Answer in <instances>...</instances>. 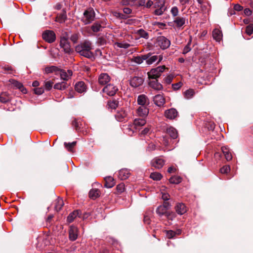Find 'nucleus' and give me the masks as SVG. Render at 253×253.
Segmentation results:
<instances>
[{
  "instance_id": "24",
  "label": "nucleus",
  "mask_w": 253,
  "mask_h": 253,
  "mask_svg": "<svg viewBox=\"0 0 253 253\" xmlns=\"http://www.w3.org/2000/svg\"><path fill=\"white\" fill-rule=\"evenodd\" d=\"M81 214V211L80 210H75L71 212L67 218V221L68 223H71L73 221L74 219L77 216H80Z\"/></svg>"
},
{
  "instance_id": "41",
  "label": "nucleus",
  "mask_w": 253,
  "mask_h": 253,
  "mask_svg": "<svg viewBox=\"0 0 253 253\" xmlns=\"http://www.w3.org/2000/svg\"><path fill=\"white\" fill-rule=\"evenodd\" d=\"M113 15L116 17L119 18L120 19H126L128 18V16L126 14L122 13L120 12L115 11L113 13Z\"/></svg>"
},
{
  "instance_id": "53",
  "label": "nucleus",
  "mask_w": 253,
  "mask_h": 253,
  "mask_svg": "<svg viewBox=\"0 0 253 253\" xmlns=\"http://www.w3.org/2000/svg\"><path fill=\"white\" fill-rule=\"evenodd\" d=\"M170 12L172 16L175 17L178 15V9L176 6H173L171 8Z\"/></svg>"
},
{
  "instance_id": "58",
  "label": "nucleus",
  "mask_w": 253,
  "mask_h": 253,
  "mask_svg": "<svg viewBox=\"0 0 253 253\" xmlns=\"http://www.w3.org/2000/svg\"><path fill=\"white\" fill-rule=\"evenodd\" d=\"M182 84L181 82H178L172 84V87L173 90H176L179 89L182 86Z\"/></svg>"
},
{
  "instance_id": "38",
  "label": "nucleus",
  "mask_w": 253,
  "mask_h": 253,
  "mask_svg": "<svg viewBox=\"0 0 253 253\" xmlns=\"http://www.w3.org/2000/svg\"><path fill=\"white\" fill-rule=\"evenodd\" d=\"M99 196V191L96 189H92L89 192V196L92 199H95Z\"/></svg>"
},
{
  "instance_id": "11",
  "label": "nucleus",
  "mask_w": 253,
  "mask_h": 253,
  "mask_svg": "<svg viewBox=\"0 0 253 253\" xmlns=\"http://www.w3.org/2000/svg\"><path fill=\"white\" fill-rule=\"evenodd\" d=\"M148 84L149 86L156 90H161L163 88L162 84L159 83L158 80L151 79L148 80Z\"/></svg>"
},
{
  "instance_id": "56",
  "label": "nucleus",
  "mask_w": 253,
  "mask_h": 253,
  "mask_svg": "<svg viewBox=\"0 0 253 253\" xmlns=\"http://www.w3.org/2000/svg\"><path fill=\"white\" fill-rule=\"evenodd\" d=\"M2 68L4 70V73H10L11 71L12 70L11 67L8 65L2 66Z\"/></svg>"
},
{
  "instance_id": "22",
  "label": "nucleus",
  "mask_w": 253,
  "mask_h": 253,
  "mask_svg": "<svg viewBox=\"0 0 253 253\" xmlns=\"http://www.w3.org/2000/svg\"><path fill=\"white\" fill-rule=\"evenodd\" d=\"M146 56H148L147 58L145 59L147 65H150L155 62L158 59V56L156 55H152V53L149 52L145 54Z\"/></svg>"
},
{
  "instance_id": "62",
  "label": "nucleus",
  "mask_w": 253,
  "mask_h": 253,
  "mask_svg": "<svg viewBox=\"0 0 253 253\" xmlns=\"http://www.w3.org/2000/svg\"><path fill=\"white\" fill-rule=\"evenodd\" d=\"M123 12L124 14L126 15V14H130L132 12V10L129 7H125L123 9Z\"/></svg>"
},
{
  "instance_id": "23",
  "label": "nucleus",
  "mask_w": 253,
  "mask_h": 253,
  "mask_svg": "<svg viewBox=\"0 0 253 253\" xmlns=\"http://www.w3.org/2000/svg\"><path fill=\"white\" fill-rule=\"evenodd\" d=\"M147 75L149 80H158V79L161 76L155 68L152 69L149 72H148Z\"/></svg>"
},
{
  "instance_id": "50",
  "label": "nucleus",
  "mask_w": 253,
  "mask_h": 253,
  "mask_svg": "<svg viewBox=\"0 0 253 253\" xmlns=\"http://www.w3.org/2000/svg\"><path fill=\"white\" fill-rule=\"evenodd\" d=\"M79 123H80V122L77 119H74L72 121V126H73V127H74V128L77 130H79L80 128V124Z\"/></svg>"
},
{
  "instance_id": "25",
  "label": "nucleus",
  "mask_w": 253,
  "mask_h": 253,
  "mask_svg": "<svg viewBox=\"0 0 253 253\" xmlns=\"http://www.w3.org/2000/svg\"><path fill=\"white\" fill-rule=\"evenodd\" d=\"M146 123V121L144 119H135L134 120L132 127L133 126L135 129H138V127L144 126Z\"/></svg>"
},
{
  "instance_id": "51",
  "label": "nucleus",
  "mask_w": 253,
  "mask_h": 253,
  "mask_svg": "<svg viewBox=\"0 0 253 253\" xmlns=\"http://www.w3.org/2000/svg\"><path fill=\"white\" fill-rule=\"evenodd\" d=\"M58 17L61 22L65 21L67 19L66 11H64L58 15Z\"/></svg>"
},
{
  "instance_id": "17",
  "label": "nucleus",
  "mask_w": 253,
  "mask_h": 253,
  "mask_svg": "<svg viewBox=\"0 0 253 253\" xmlns=\"http://www.w3.org/2000/svg\"><path fill=\"white\" fill-rule=\"evenodd\" d=\"M86 85L83 81L77 83L75 85V89L80 93H84L86 91Z\"/></svg>"
},
{
  "instance_id": "16",
  "label": "nucleus",
  "mask_w": 253,
  "mask_h": 253,
  "mask_svg": "<svg viewBox=\"0 0 253 253\" xmlns=\"http://www.w3.org/2000/svg\"><path fill=\"white\" fill-rule=\"evenodd\" d=\"M153 101L156 106L162 107L165 103V99L162 94H159L154 96Z\"/></svg>"
},
{
  "instance_id": "45",
  "label": "nucleus",
  "mask_w": 253,
  "mask_h": 253,
  "mask_svg": "<svg viewBox=\"0 0 253 253\" xmlns=\"http://www.w3.org/2000/svg\"><path fill=\"white\" fill-rule=\"evenodd\" d=\"M119 104V102L117 100H114L112 101L108 102L109 107L112 109H115L117 108Z\"/></svg>"
},
{
  "instance_id": "43",
  "label": "nucleus",
  "mask_w": 253,
  "mask_h": 253,
  "mask_svg": "<svg viewBox=\"0 0 253 253\" xmlns=\"http://www.w3.org/2000/svg\"><path fill=\"white\" fill-rule=\"evenodd\" d=\"M138 34L141 38H144L145 39H148L149 38L148 33L142 29H139L138 31Z\"/></svg>"
},
{
  "instance_id": "9",
  "label": "nucleus",
  "mask_w": 253,
  "mask_h": 253,
  "mask_svg": "<svg viewBox=\"0 0 253 253\" xmlns=\"http://www.w3.org/2000/svg\"><path fill=\"white\" fill-rule=\"evenodd\" d=\"M111 77L107 73H101L98 78V83L101 85H106L109 84Z\"/></svg>"
},
{
  "instance_id": "36",
  "label": "nucleus",
  "mask_w": 253,
  "mask_h": 253,
  "mask_svg": "<svg viewBox=\"0 0 253 253\" xmlns=\"http://www.w3.org/2000/svg\"><path fill=\"white\" fill-rule=\"evenodd\" d=\"M168 211L167 210H166L164 206L162 205L159 206L156 210V213L158 214L159 216H162L163 215H165L167 214Z\"/></svg>"
},
{
  "instance_id": "47",
  "label": "nucleus",
  "mask_w": 253,
  "mask_h": 253,
  "mask_svg": "<svg viewBox=\"0 0 253 253\" xmlns=\"http://www.w3.org/2000/svg\"><path fill=\"white\" fill-rule=\"evenodd\" d=\"M191 42H189L184 47L182 51V53L183 54H186L188 52H189L191 50V48L190 47Z\"/></svg>"
},
{
  "instance_id": "14",
  "label": "nucleus",
  "mask_w": 253,
  "mask_h": 253,
  "mask_svg": "<svg viewBox=\"0 0 253 253\" xmlns=\"http://www.w3.org/2000/svg\"><path fill=\"white\" fill-rule=\"evenodd\" d=\"M165 115L168 119L170 120L174 119L178 116V112L174 108H170L165 111Z\"/></svg>"
},
{
  "instance_id": "28",
  "label": "nucleus",
  "mask_w": 253,
  "mask_h": 253,
  "mask_svg": "<svg viewBox=\"0 0 253 253\" xmlns=\"http://www.w3.org/2000/svg\"><path fill=\"white\" fill-rule=\"evenodd\" d=\"M212 37L217 42H220L222 37V32L219 29H215L212 32Z\"/></svg>"
},
{
  "instance_id": "31",
  "label": "nucleus",
  "mask_w": 253,
  "mask_h": 253,
  "mask_svg": "<svg viewBox=\"0 0 253 253\" xmlns=\"http://www.w3.org/2000/svg\"><path fill=\"white\" fill-rule=\"evenodd\" d=\"M105 183L104 184V187L107 188H111L113 187L115 185L114 179L111 176H108L105 178Z\"/></svg>"
},
{
  "instance_id": "42",
  "label": "nucleus",
  "mask_w": 253,
  "mask_h": 253,
  "mask_svg": "<svg viewBox=\"0 0 253 253\" xmlns=\"http://www.w3.org/2000/svg\"><path fill=\"white\" fill-rule=\"evenodd\" d=\"M162 177V175L159 172H153L150 175V178L154 180H159Z\"/></svg>"
},
{
  "instance_id": "8",
  "label": "nucleus",
  "mask_w": 253,
  "mask_h": 253,
  "mask_svg": "<svg viewBox=\"0 0 253 253\" xmlns=\"http://www.w3.org/2000/svg\"><path fill=\"white\" fill-rule=\"evenodd\" d=\"M79 230L78 228L74 226L71 225L69 229V239L71 241H75L78 237Z\"/></svg>"
},
{
  "instance_id": "10",
  "label": "nucleus",
  "mask_w": 253,
  "mask_h": 253,
  "mask_svg": "<svg viewBox=\"0 0 253 253\" xmlns=\"http://www.w3.org/2000/svg\"><path fill=\"white\" fill-rule=\"evenodd\" d=\"M165 161L161 157H157L154 158L151 162L153 167L156 169H160L165 165Z\"/></svg>"
},
{
  "instance_id": "4",
  "label": "nucleus",
  "mask_w": 253,
  "mask_h": 253,
  "mask_svg": "<svg viewBox=\"0 0 253 253\" xmlns=\"http://www.w3.org/2000/svg\"><path fill=\"white\" fill-rule=\"evenodd\" d=\"M157 46L164 50L169 48L170 45V41L164 36H159L156 39Z\"/></svg>"
},
{
  "instance_id": "26",
  "label": "nucleus",
  "mask_w": 253,
  "mask_h": 253,
  "mask_svg": "<svg viewBox=\"0 0 253 253\" xmlns=\"http://www.w3.org/2000/svg\"><path fill=\"white\" fill-rule=\"evenodd\" d=\"M195 94V91L193 89L189 88L183 92V95L185 99H192Z\"/></svg>"
},
{
  "instance_id": "3",
  "label": "nucleus",
  "mask_w": 253,
  "mask_h": 253,
  "mask_svg": "<svg viewBox=\"0 0 253 253\" xmlns=\"http://www.w3.org/2000/svg\"><path fill=\"white\" fill-rule=\"evenodd\" d=\"M66 35H63L61 37L60 41V46L63 49L64 52L66 53L71 54L73 52V49L71 48L70 43L69 42V36L65 33Z\"/></svg>"
},
{
  "instance_id": "7",
  "label": "nucleus",
  "mask_w": 253,
  "mask_h": 253,
  "mask_svg": "<svg viewBox=\"0 0 253 253\" xmlns=\"http://www.w3.org/2000/svg\"><path fill=\"white\" fill-rule=\"evenodd\" d=\"M144 81L142 77L134 76L129 80V84L132 87L137 88L143 84Z\"/></svg>"
},
{
  "instance_id": "13",
  "label": "nucleus",
  "mask_w": 253,
  "mask_h": 253,
  "mask_svg": "<svg viewBox=\"0 0 253 253\" xmlns=\"http://www.w3.org/2000/svg\"><path fill=\"white\" fill-rule=\"evenodd\" d=\"M137 102L140 106H148L149 100L146 95L142 94L138 96Z\"/></svg>"
},
{
  "instance_id": "2",
  "label": "nucleus",
  "mask_w": 253,
  "mask_h": 253,
  "mask_svg": "<svg viewBox=\"0 0 253 253\" xmlns=\"http://www.w3.org/2000/svg\"><path fill=\"white\" fill-rule=\"evenodd\" d=\"M95 13L92 8H89L85 10L83 13L82 21L84 25L92 23L95 19Z\"/></svg>"
},
{
  "instance_id": "32",
  "label": "nucleus",
  "mask_w": 253,
  "mask_h": 253,
  "mask_svg": "<svg viewBox=\"0 0 253 253\" xmlns=\"http://www.w3.org/2000/svg\"><path fill=\"white\" fill-rule=\"evenodd\" d=\"M68 84L64 81L57 83L54 85V88L59 90H64L68 86Z\"/></svg>"
},
{
  "instance_id": "44",
  "label": "nucleus",
  "mask_w": 253,
  "mask_h": 253,
  "mask_svg": "<svg viewBox=\"0 0 253 253\" xmlns=\"http://www.w3.org/2000/svg\"><path fill=\"white\" fill-rule=\"evenodd\" d=\"M176 213L173 211L168 212L166 215V217L169 220L172 221L176 217Z\"/></svg>"
},
{
  "instance_id": "1",
  "label": "nucleus",
  "mask_w": 253,
  "mask_h": 253,
  "mask_svg": "<svg viewBox=\"0 0 253 253\" xmlns=\"http://www.w3.org/2000/svg\"><path fill=\"white\" fill-rule=\"evenodd\" d=\"M93 49L92 42L88 40L81 42L75 47V51L80 55L89 59H94V54L91 51Z\"/></svg>"
},
{
  "instance_id": "49",
  "label": "nucleus",
  "mask_w": 253,
  "mask_h": 253,
  "mask_svg": "<svg viewBox=\"0 0 253 253\" xmlns=\"http://www.w3.org/2000/svg\"><path fill=\"white\" fill-rule=\"evenodd\" d=\"M246 32L248 35H251L253 32V24H250L246 27Z\"/></svg>"
},
{
  "instance_id": "39",
  "label": "nucleus",
  "mask_w": 253,
  "mask_h": 253,
  "mask_svg": "<svg viewBox=\"0 0 253 253\" xmlns=\"http://www.w3.org/2000/svg\"><path fill=\"white\" fill-rule=\"evenodd\" d=\"M169 181L170 183L177 184L181 182V178L178 176H172L169 178Z\"/></svg>"
},
{
  "instance_id": "21",
  "label": "nucleus",
  "mask_w": 253,
  "mask_h": 253,
  "mask_svg": "<svg viewBox=\"0 0 253 253\" xmlns=\"http://www.w3.org/2000/svg\"><path fill=\"white\" fill-rule=\"evenodd\" d=\"M127 113L123 110L118 111L115 115L116 120L119 122H124L126 120Z\"/></svg>"
},
{
  "instance_id": "5",
  "label": "nucleus",
  "mask_w": 253,
  "mask_h": 253,
  "mask_svg": "<svg viewBox=\"0 0 253 253\" xmlns=\"http://www.w3.org/2000/svg\"><path fill=\"white\" fill-rule=\"evenodd\" d=\"M118 90V87L114 84H108L102 89L100 93H104L109 96H114L117 91Z\"/></svg>"
},
{
  "instance_id": "34",
  "label": "nucleus",
  "mask_w": 253,
  "mask_h": 253,
  "mask_svg": "<svg viewBox=\"0 0 253 253\" xmlns=\"http://www.w3.org/2000/svg\"><path fill=\"white\" fill-rule=\"evenodd\" d=\"M148 56H146L145 54L141 55L140 56H137L133 57V62L135 63L140 64L147 58Z\"/></svg>"
},
{
  "instance_id": "35",
  "label": "nucleus",
  "mask_w": 253,
  "mask_h": 253,
  "mask_svg": "<svg viewBox=\"0 0 253 253\" xmlns=\"http://www.w3.org/2000/svg\"><path fill=\"white\" fill-rule=\"evenodd\" d=\"M77 144V141H73L71 143L69 142H64V145L66 149L68 150V151L70 152H74V148L76 146Z\"/></svg>"
},
{
  "instance_id": "37",
  "label": "nucleus",
  "mask_w": 253,
  "mask_h": 253,
  "mask_svg": "<svg viewBox=\"0 0 253 253\" xmlns=\"http://www.w3.org/2000/svg\"><path fill=\"white\" fill-rule=\"evenodd\" d=\"M63 205L64 202L63 199L61 198H58L56 200L55 205L54 206L55 210L57 211H59Z\"/></svg>"
},
{
  "instance_id": "52",
  "label": "nucleus",
  "mask_w": 253,
  "mask_h": 253,
  "mask_svg": "<svg viewBox=\"0 0 253 253\" xmlns=\"http://www.w3.org/2000/svg\"><path fill=\"white\" fill-rule=\"evenodd\" d=\"M230 170L229 166H225L221 168L220 169V172L222 173H227Z\"/></svg>"
},
{
  "instance_id": "48",
  "label": "nucleus",
  "mask_w": 253,
  "mask_h": 253,
  "mask_svg": "<svg viewBox=\"0 0 253 253\" xmlns=\"http://www.w3.org/2000/svg\"><path fill=\"white\" fill-rule=\"evenodd\" d=\"M166 234L169 239H172L175 236L174 231L171 230L166 231Z\"/></svg>"
},
{
  "instance_id": "59",
  "label": "nucleus",
  "mask_w": 253,
  "mask_h": 253,
  "mask_svg": "<svg viewBox=\"0 0 253 253\" xmlns=\"http://www.w3.org/2000/svg\"><path fill=\"white\" fill-rule=\"evenodd\" d=\"M52 85H53V83L52 82H50V81L46 82L45 83V88L47 90L49 91L51 89V88L52 87Z\"/></svg>"
},
{
  "instance_id": "29",
  "label": "nucleus",
  "mask_w": 253,
  "mask_h": 253,
  "mask_svg": "<svg viewBox=\"0 0 253 253\" xmlns=\"http://www.w3.org/2000/svg\"><path fill=\"white\" fill-rule=\"evenodd\" d=\"M103 28V27L102 26L101 23L99 21L94 22L90 27L91 30L94 33H97L101 31Z\"/></svg>"
},
{
  "instance_id": "46",
  "label": "nucleus",
  "mask_w": 253,
  "mask_h": 253,
  "mask_svg": "<svg viewBox=\"0 0 253 253\" xmlns=\"http://www.w3.org/2000/svg\"><path fill=\"white\" fill-rule=\"evenodd\" d=\"M116 44L118 47L124 49L128 48L130 46V44L126 42H116Z\"/></svg>"
},
{
  "instance_id": "54",
  "label": "nucleus",
  "mask_w": 253,
  "mask_h": 253,
  "mask_svg": "<svg viewBox=\"0 0 253 253\" xmlns=\"http://www.w3.org/2000/svg\"><path fill=\"white\" fill-rule=\"evenodd\" d=\"M35 94L41 95L44 92V89L42 87H38L34 89Z\"/></svg>"
},
{
  "instance_id": "57",
  "label": "nucleus",
  "mask_w": 253,
  "mask_h": 253,
  "mask_svg": "<svg viewBox=\"0 0 253 253\" xmlns=\"http://www.w3.org/2000/svg\"><path fill=\"white\" fill-rule=\"evenodd\" d=\"M61 78L63 80H64V82L68 80V79L69 78L67 75V73L65 71H63L61 72Z\"/></svg>"
},
{
  "instance_id": "64",
  "label": "nucleus",
  "mask_w": 253,
  "mask_h": 253,
  "mask_svg": "<svg viewBox=\"0 0 253 253\" xmlns=\"http://www.w3.org/2000/svg\"><path fill=\"white\" fill-rule=\"evenodd\" d=\"M162 206H164V208L167 210L170 207V204L169 202H168V201H164L163 204L162 205Z\"/></svg>"
},
{
  "instance_id": "15",
  "label": "nucleus",
  "mask_w": 253,
  "mask_h": 253,
  "mask_svg": "<svg viewBox=\"0 0 253 253\" xmlns=\"http://www.w3.org/2000/svg\"><path fill=\"white\" fill-rule=\"evenodd\" d=\"M173 23L178 29H182L183 28V26L186 23V18L179 16L176 17L174 19Z\"/></svg>"
},
{
  "instance_id": "63",
  "label": "nucleus",
  "mask_w": 253,
  "mask_h": 253,
  "mask_svg": "<svg viewBox=\"0 0 253 253\" xmlns=\"http://www.w3.org/2000/svg\"><path fill=\"white\" fill-rule=\"evenodd\" d=\"M144 222L146 224H150V216L147 214H145L144 217Z\"/></svg>"
},
{
  "instance_id": "55",
  "label": "nucleus",
  "mask_w": 253,
  "mask_h": 253,
  "mask_svg": "<svg viewBox=\"0 0 253 253\" xmlns=\"http://www.w3.org/2000/svg\"><path fill=\"white\" fill-rule=\"evenodd\" d=\"M117 190L120 193H122L125 190V185L124 183H120L117 186Z\"/></svg>"
},
{
  "instance_id": "6",
  "label": "nucleus",
  "mask_w": 253,
  "mask_h": 253,
  "mask_svg": "<svg viewBox=\"0 0 253 253\" xmlns=\"http://www.w3.org/2000/svg\"><path fill=\"white\" fill-rule=\"evenodd\" d=\"M42 38L48 43L54 42L56 39V36L54 32L51 30H46L42 34Z\"/></svg>"
},
{
  "instance_id": "18",
  "label": "nucleus",
  "mask_w": 253,
  "mask_h": 253,
  "mask_svg": "<svg viewBox=\"0 0 253 253\" xmlns=\"http://www.w3.org/2000/svg\"><path fill=\"white\" fill-rule=\"evenodd\" d=\"M175 211L177 214L182 215L187 211V207L182 203H179L175 207Z\"/></svg>"
},
{
  "instance_id": "30",
  "label": "nucleus",
  "mask_w": 253,
  "mask_h": 253,
  "mask_svg": "<svg viewBox=\"0 0 253 253\" xmlns=\"http://www.w3.org/2000/svg\"><path fill=\"white\" fill-rule=\"evenodd\" d=\"M167 133L173 139L176 138L178 136L176 129L173 127L168 128L167 129Z\"/></svg>"
},
{
  "instance_id": "20",
  "label": "nucleus",
  "mask_w": 253,
  "mask_h": 253,
  "mask_svg": "<svg viewBox=\"0 0 253 253\" xmlns=\"http://www.w3.org/2000/svg\"><path fill=\"white\" fill-rule=\"evenodd\" d=\"M129 170L127 169H122L119 171L118 177L121 180L126 179L130 175Z\"/></svg>"
},
{
  "instance_id": "33",
  "label": "nucleus",
  "mask_w": 253,
  "mask_h": 253,
  "mask_svg": "<svg viewBox=\"0 0 253 253\" xmlns=\"http://www.w3.org/2000/svg\"><path fill=\"white\" fill-rule=\"evenodd\" d=\"M10 101V96L6 92H2L0 94V101L3 103H6Z\"/></svg>"
},
{
  "instance_id": "12",
  "label": "nucleus",
  "mask_w": 253,
  "mask_h": 253,
  "mask_svg": "<svg viewBox=\"0 0 253 253\" xmlns=\"http://www.w3.org/2000/svg\"><path fill=\"white\" fill-rule=\"evenodd\" d=\"M155 7H158V8L156 9L155 11V14L156 15H161L166 10V7L165 5V1L162 0L158 2V4H155Z\"/></svg>"
},
{
  "instance_id": "60",
  "label": "nucleus",
  "mask_w": 253,
  "mask_h": 253,
  "mask_svg": "<svg viewBox=\"0 0 253 253\" xmlns=\"http://www.w3.org/2000/svg\"><path fill=\"white\" fill-rule=\"evenodd\" d=\"M234 10L237 11H240L242 10L243 7L241 5L239 4H236L234 5Z\"/></svg>"
},
{
  "instance_id": "40",
  "label": "nucleus",
  "mask_w": 253,
  "mask_h": 253,
  "mask_svg": "<svg viewBox=\"0 0 253 253\" xmlns=\"http://www.w3.org/2000/svg\"><path fill=\"white\" fill-rule=\"evenodd\" d=\"M80 35L79 33H75L71 35L70 37V40L74 43H77L79 40Z\"/></svg>"
},
{
  "instance_id": "27",
  "label": "nucleus",
  "mask_w": 253,
  "mask_h": 253,
  "mask_svg": "<svg viewBox=\"0 0 253 253\" xmlns=\"http://www.w3.org/2000/svg\"><path fill=\"white\" fill-rule=\"evenodd\" d=\"M221 150L227 161H230L232 159V154L228 147L223 146L221 147Z\"/></svg>"
},
{
  "instance_id": "61",
  "label": "nucleus",
  "mask_w": 253,
  "mask_h": 253,
  "mask_svg": "<svg viewBox=\"0 0 253 253\" xmlns=\"http://www.w3.org/2000/svg\"><path fill=\"white\" fill-rule=\"evenodd\" d=\"M166 67L165 66H159L155 69L158 71V72L161 75V74L165 71Z\"/></svg>"
},
{
  "instance_id": "19",
  "label": "nucleus",
  "mask_w": 253,
  "mask_h": 253,
  "mask_svg": "<svg viewBox=\"0 0 253 253\" xmlns=\"http://www.w3.org/2000/svg\"><path fill=\"white\" fill-rule=\"evenodd\" d=\"M149 113L148 106H139L137 109V114L139 116L145 118Z\"/></svg>"
}]
</instances>
